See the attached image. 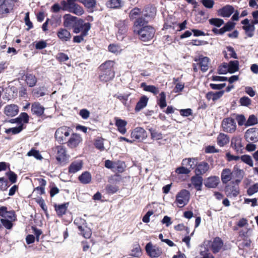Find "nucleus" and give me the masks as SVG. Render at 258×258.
<instances>
[{
    "label": "nucleus",
    "mask_w": 258,
    "mask_h": 258,
    "mask_svg": "<svg viewBox=\"0 0 258 258\" xmlns=\"http://www.w3.org/2000/svg\"><path fill=\"white\" fill-rule=\"evenodd\" d=\"M147 22L141 17L137 19L134 22V32L139 35V38L143 41L151 40L154 37L155 30L151 26L146 25Z\"/></svg>",
    "instance_id": "nucleus-1"
},
{
    "label": "nucleus",
    "mask_w": 258,
    "mask_h": 258,
    "mask_svg": "<svg viewBox=\"0 0 258 258\" xmlns=\"http://www.w3.org/2000/svg\"><path fill=\"white\" fill-rule=\"evenodd\" d=\"M114 64V61L108 60L99 67L101 72L99 79L101 81L106 82L113 79L114 77V72L113 70Z\"/></svg>",
    "instance_id": "nucleus-2"
},
{
    "label": "nucleus",
    "mask_w": 258,
    "mask_h": 258,
    "mask_svg": "<svg viewBox=\"0 0 258 258\" xmlns=\"http://www.w3.org/2000/svg\"><path fill=\"white\" fill-rule=\"evenodd\" d=\"M71 129L67 126H62L58 128L55 133V140L59 143H63L71 133Z\"/></svg>",
    "instance_id": "nucleus-3"
},
{
    "label": "nucleus",
    "mask_w": 258,
    "mask_h": 258,
    "mask_svg": "<svg viewBox=\"0 0 258 258\" xmlns=\"http://www.w3.org/2000/svg\"><path fill=\"white\" fill-rule=\"evenodd\" d=\"M189 198V192L186 189H183L177 194L175 202L179 207H183L188 203Z\"/></svg>",
    "instance_id": "nucleus-4"
},
{
    "label": "nucleus",
    "mask_w": 258,
    "mask_h": 258,
    "mask_svg": "<svg viewBox=\"0 0 258 258\" xmlns=\"http://www.w3.org/2000/svg\"><path fill=\"white\" fill-rule=\"evenodd\" d=\"M222 128L224 131L232 133L236 129V124L235 120L232 118H227L223 120L222 123Z\"/></svg>",
    "instance_id": "nucleus-5"
},
{
    "label": "nucleus",
    "mask_w": 258,
    "mask_h": 258,
    "mask_svg": "<svg viewBox=\"0 0 258 258\" xmlns=\"http://www.w3.org/2000/svg\"><path fill=\"white\" fill-rule=\"evenodd\" d=\"M131 137L134 139V141H142L147 138V135L146 132L143 128L137 127L132 131Z\"/></svg>",
    "instance_id": "nucleus-6"
},
{
    "label": "nucleus",
    "mask_w": 258,
    "mask_h": 258,
    "mask_svg": "<svg viewBox=\"0 0 258 258\" xmlns=\"http://www.w3.org/2000/svg\"><path fill=\"white\" fill-rule=\"evenodd\" d=\"M87 28H88L87 30V32H88L91 28V24L89 23H85L84 20L77 18L73 28V32L77 34L80 32H82V31H85Z\"/></svg>",
    "instance_id": "nucleus-7"
},
{
    "label": "nucleus",
    "mask_w": 258,
    "mask_h": 258,
    "mask_svg": "<svg viewBox=\"0 0 258 258\" xmlns=\"http://www.w3.org/2000/svg\"><path fill=\"white\" fill-rule=\"evenodd\" d=\"M145 249L148 254L152 258L159 257L162 253L161 249L151 242L147 244Z\"/></svg>",
    "instance_id": "nucleus-8"
},
{
    "label": "nucleus",
    "mask_w": 258,
    "mask_h": 258,
    "mask_svg": "<svg viewBox=\"0 0 258 258\" xmlns=\"http://www.w3.org/2000/svg\"><path fill=\"white\" fill-rule=\"evenodd\" d=\"M243 25L242 29L244 30L245 34L248 37H252L254 35L255 27L250 23V20L245 19L241 22Z\"/></svg>",
    "instance_id": "nucleus-9"
},
{
    "label": "nucleus",
    "mask_w": 258,
    "mask_h": 258,
    "mask_svg": "<svg viewBox=\"0 0 258 258\" xmlns=\"http://www.w3.org/2000/svg\"><path fill=\"white\" fill-rule=\"evenodd\" d=\"M194 61L198 62V64L201 69L203 72H206L209 67L210 59L207 56H200L198 57H195Z\"/></svg>",
    "instance_id": "nucleus-10"
},
{
    "label": "nucleus",
    "mask_w": 258,
    "mask_h": 258,
    "mask_svg": "<svg viewBox=\"0 0 258 258\" xmlns=\"http://www.w3.org/2000/svg\"><path fill=\"white\" fill-rule=\"evenodd\" d=\"M245 138L247 142H256L258 141V129L250 128L245 134Z\"/></svg>",
    "instance_id": "nucleus-11"
},
{
    "label": "nucleus",
    "mask_w": 258,
    "mask_h": 258,
    "mask_svg": "<svg viewBox=\"0 0 258 258\" xmlns=\"http://www.w3.org/2000/svg\"><path fill=\"white\" fill-rule=\"evenodd\" d=\"M82 141V139L79 135L73 134L67 142V145L69 148L74 149L78 147Z\"/></svg>",
    "instance_id": "nucleus-12"
},
{
    "label": "nucleus",
    "mask_w": 258,
    "mask_h": 258,
    "mask_svg": "<svg viewBox=\"0 0 258 258\" xmlns=\"http://www.w3.org/2000/svg\"><path fill=\"white\" fill-rule=\"evenodd\" d=\"M56 159L60 163L66 162L68 160L66 148L62 146H58L55 148Z\"/></svg>",
    "instance_id": "nucleus-13"
},
{
    "label": "nucleus",
    "mask_w": 258,
    "mask_h": 258,
    "mask_svg": "<svg viewBox=\"0 0 258 258\" xmlns=\"http://www.w3.org/2000/svg\"><path fill=\"white\" fill-rule=\"evenodd\" d=\"M234 12V8L231 5H226L218 10V15L222 17L228 18Z\"/></svg>",
    "instance_id": "nucleus-14"
},
{
    "label": "nucleus",
    "mask_w": 258,
    "mask_h": 258,
    "mask_svg": "<svg viewBox=\"0 0 258 258\" xmlns=\"http://www.w3.org/2000/svg\"><path fill=\"white\" fill-rule=\"evenodd\" d=\"M77 18L71 15L70 14H65L63 17V25L66 28H74L75 25Z\"/></svg>",
    "instance_id": "nucleus-15"
},
{
    "label": "nucleus",
    "mask_w": 258,
    "mask_h": 258,
    "mask_svg": "<svg viewBox=\"0 0 258 258\" xmlns=\"http://www.w3.org/2000/svg\"><path fill=\"white\" fill-rule=\"evenodd\" d=\"M196 168L195 169V173L197 175H200L206 173L210 168L209 165L208 163L203 161L199 164L197 163Z\"/></svg>",
    "instance_id": "nucleus-16"
},
{
    "label": "nucleus",
    "mask_w": 258,
    "mask_h": 258,
    "mask_svg": "<svg viewBox=\"0 0 258 258\" xmlns=\"http://www.w3.org/2000/svg\"><path fill=\"white\" fill-rule=\"evenodd\" d=\"M115 125L117 128V131L121 134L124 135L126 133V126L127 121L118 117H115Z\"/></svg>",
    "instance_id": "nucleus-17"
},
{
    "label": "nucleus",
    "mask_w": 258,
    "mask_h": 258,
    "mask_svg": "<svg viewBox=\"0 0 258 258\" xmlns=\"http://www.w3.org/2000/svg\"><path fill=\"white\" fill-rule=\"evenodd\" d=\"M31 110L33 115L40 117L43 115L45 108L40 103L34 102L31 105Z\"/></svg>",
    "instance_id": "nucleus-18"
},
{
    "label": "nucleus",
    "mask_w": 258,
    "mask_h": 258,
    "mask_svg": "<svg viewBox=\"0 0 258 258\" xmlns=\"http://www.w3.org/2000/svg\"><path fill=\"white\" fill-rule=\"evenodd\" d=\"M18 112L19 107L17 105L10 104L5 107V113L8 116H14L18 114Z\"/></svg>",
    "instance_id": "nucleus-19"
},
{
    "label": "nucleus",
    "mask_w": 258,
    "mask_h": 258,
    "mask_svg": "<svg viewBox=\"0 0 258 258\" xmlns=\"http://www.w3.org/2000/svg\"><path fill=\"white\" fill-rule=\"evenodd\" d=\"M223 246L222 240L218 237H215L211 243V249L214 253L218 252Z\"/></svg>",
    "instance_id": "nucleus-20"
},
{
    "label": "nucleus",
    "mask_w": 258,
    "mask_h": 258,
    "mask_svg": "<svg viewBox=\"0 0 258 258\" xmlns=\"http://www.w3.org/2000/svg\"><path fill=\"white\" fill-rule=\"evenodd\" d=\"M57 35L59 39L63 42L68 41L71 38V33L64 28L59 29L57 31Z\"/></svg>",
    "instance_id": "nucleus-21"
},
{
    "label": "nucleus",
    "mask_w": 258,
    "mask_h": 258,
    "mask_svg": "<svg viewBox=\"0 0 258 258\" xmlns=\"http://www.w3.org/2000/svg\"><path fill=\"white\" fill-rule=\"evenodd\" d=\"M220 182L219 178L217 176H211L205 180V185L208 188H215Z\"/></svg>",
    "instance_id": "nucleus-22"
},
{
    "label": "nucleus",
    "mask_w": 258,
    "mask_h": 258,
    "mask_svg": "<svg viewBox=\"0 0 258 258\" xmlns=\"http://www.w3.org/2000/svg\"><path fill=\"white\" fill-rule=\"evenodd\" d=\"M85 220H83V224L78 226V229L80 231V234L85 238H89L92 235L91 229L87 226L85 223Z\"/></svg>",
    "instance_id": "nucleus-23"
},
{
    "label": "nucleus",
    "mask_w": 258,
    "mask_h": 258,
    "mask_svg": "<svg viewBox=\"0 0 258 258\" xmlns=\"http://www.w3.org/2000/svg\"><path fill=\"white\" fill-rule=\"evenodd\" d=\"M148 100L149 98L146 96L144 95L142 96L137 103L135 107V111L136 112H139L142 109L144 108L147 105Z\"/></svg>",
    "instance_id": "nucleus-24"
},
{
    "label": "nucleus",
    "mask_w": 258,
    "mask_h": 258,
    "mask_svg": "<svg viewBox=\"0 0 258 258\" xmlns=\"http://www.w3.org/2000/svg\"><path fill=\"white\" fill-rule=\"evenodd\" d=\"M191 183L198 190H202L203 178L200 175H196L191 177Z\"/></svg>",
    "instance_id": "nucleus-25"
},
{
    "label": "nucleus",
    "mask_w": 258,
    "mask_h": 258,
    "mask_svg": "<svg viewBox=\"0 0 258 258\" xmlns=\"http://www.w3.org/2000/svg\"><path fill=\"white\" fill-rule=\"evenodd\" d=\"M82 167V162L81 161H77L73 162L69 167V171L71 173H75L80 170Z\"/></svg>",
    "instance_id": "nucleus-26"
},
{
    "label": "nucleus",
    "mask_w": 258,
    "mask_h": 258,
    "mask_svg": "<svg viewBox=\"0 0 258 258\" xmlns=\"http://www.w3.org/2000/svg\"><path fill=\"white\" fill-rule=\"evenodd\" d=\"M197 162V160L195 158L184 159L182 161V165L188 167L190 170L194 169L196 165Z\"/></svg>",
    "instance_id": "nucleus-27"
},
{
    "label": "nucleus",
    "mask_w": 258,
    "mask_h": 258,
    "mask_svg": "<svg viewBox=\"0 0 258 258\" xmlns=\"http://www.w3.org/2000/svg\"><path fill=\"white\" fill-rule=\"evenodd\" d=\"M232 178V172L229 169L226 168L223 170L221 173V179L223 183H226L229 181Z\"/></svg>",
    "instance_id": "nucleus-28"
},
{
    "label": "nucleus",
    "mask_w": 258,
    "mask_h": 258,
    "mask_svg": "<svg viewBox=\"0 0 258 258\" xmlns=\"http://www.w3.org/2000/svg\"><path fill=\"white\" fill-rule=\"evenodd\" d=\"M141 86L145 91L151 92L155 95L157 94L159 92V89L154 85H147L145 83H142Z\"/></svg>",
    "instance_id": "nucleus-29"
},
{
    "label": "nucleus",
    "mask_w": 258,
    "mask_h": 258,
    "mask_svg": "<svg viewBox=\"0 0 258 258\" xmlns=\"http://www.w3.org/2000/svg\"><path fill=\"white\" fill-rule=\"evenodd\" d=\"M92 176L91 174L87 171L83 172L79 177L80 181L83 184H87L91 182Z\"/></svg>",
    "instance_id": "nucleus-30"
},
{
    "label": "nucleus",
    "mask_w": 258,
    "mask_h": 258,
    "mask_svg": "<svg viewBox=\"0 0 258 258\" xmlns=\"http://www.w3.org/2000/svg\"><path fill=\"white\" fill-rule=\"evenodd\" d=\"M68 203H65L58 205H55V210L58 216H61L65 214L68 208Z\"/></svg>",
    "instance_id": "nucleus-31"
},
{
    "label": "nucleus",
    "mask_w": 258,
    "mask_h": 258,
    "mask_svg": "<svg viewBox=\"0 0 258 258\" xmlns=\"http://www.w3.org/2000/svg\"><path fill=\"white\" fill-rule=\"evenodd\" d=\"M108 51L116 55L120 54L122 51L121 46L117 44H111L108 47Z\"/></svg>",
    "instance_id": "nucleus-32"
},
{
    "label": "nucleus",
    "mask_w": 258,
    "mask_h": 258,
    "mask_svg": "<svg viewBox=\"0 0 258 258\" xmlns=\"http://www.w3.org/2000/svg\"><path fill=\"white\" fill-rule=\"evenodd\" d=\"M229 141L228 137L224 134L220 133L217 137V143L221 147H223L228 143Z\"/></svg>",
    "instance_id": "nucleus-33"
},
{
    "label": "nucleus",
    "mask_w": 258,
    "mask_h": 258,
    "mask_svg": "<svg viewBox=\"0 0 258 258\" xmlns=\"http://www.w3.org/2000/svg\"><path fill=\"white\" fill-rule=\"evenodd\" d=\"M225 57L227 58H237V55L233 47L227 46L226 49L223 51Z\"/></svg>",
    "instance_id": "nucleus-34"
},
{
    "label": "nucleus",
    "mask_w": 258,
    "mask_h": 258,
    "mask_svg": "<svg viewBox=\"0 0 258 258\" xmlns=\"http://www.w3.org/2000/svg\"><path fill=\"white\" fill-rule=\"evenodd\" d=\"M68 11L78 16H81L84 13L83 8L78 4H76L73 7H71Z\"/></svg>",
    "instance_id": "nucleus-35"
},
{
    "label": "nucleus",
    "mask_w": 258,
    "mask_h": 258,
    "mask_svg": "<svg viewBox=\"0 0 258 258\" xmlns=\"http://www.w3.org/2000/svg\"><path fill=\"white\" fill-rule=\"evenodd\" d=\"M25 81L29 87H34L37 82L36 77L32 74H27L25 76Z\"/></svg>",
    "instance_id": "nucleus-36"
},
{
    "label": "nucleus",
    "mask_w": 258,
    "mask_h": 258,
    "mask_svg": "<svg viewBox=\"0 0 258 258\" xmlns=\"http://www.w3.org/2000/svg\"><path fill=\"white\" fill-rule=\"evenodd\" d=\"M120 27L118 29V32L117 34V38L119 40H121L124 37V35L126 31V26L124 22H120Z\"/></svg>",
    "instance_id": "nucleus-37"
},
{
    "label": "nucleus",
    "mask_w": 258,
    "mask_h": 258,
    "mask_svg": "<svg viewBox=\"0 0 258 258\" xmlns=\"http://www.w3.org/2000/svg\"><path fill=\"white\" fill-rule=\"evenodd\" d=\"M122 2L120 0H110L106 3L108 8L118 9L121 6Z\"/></svg>",
    "instance_id": "nucleus-38"
},
{
    "label": "nucleus",
    "mask_w": 258,
    "mask_h": 258,
    "mask_svg": "<svg viewBox=\"0 0 258 258\" xmlns=\"http://www.w3.org/2000/svg\"><path fill=\"white\" fill-rule=\"evenodd\" d=\"M238 61H230L229 63H228L229 73H233L238 71Z\"/></svg>",
    "instance_id": "nucleus-39"
},
{
    "label": "nucleus",
    "mask_w": 258,
    "mask_h": 258,
    "mask_svg": "<svg viewBox=\"0 0 258 258\" xmlns=\"http://www.w3.org/2000/svg\"><path fill=\"white\" fill-rule=\"evenodd\" d=\"M11 9V6L10 5L8 2L4 0V3L0 6V14H7L10 12V10Z\"/></svg>",
    "instance_id": "nucleus-40"
},
{
    "label": "nucleus",
    "mask_w": 258,
    "mask_h": 258,
    "mask_svg": "<svg viewBox=\"0 0 258 258\" xmlns=\"http://www.w3.org/2000/svg\"><path fill=\"white\" fill-rule=\"evenodd\" d=\"M88 29V28H87L85 31H82L80 35L74 36L73 41L75 43H80L83 41L84 40V38L88 34V32H87Z\"/></svg>",
    "instance_id": "nucleus-41"
},
{
    "label": "nucleus",
    "mask_w": 258,
    "mask_h": 258,
    "mask_svg": "<svg viewBox=\"0 0 258 258\" xmlns=\"http://www.w3.org/2000/svg\"><path fill=\"white\" fill-rule=\"evenodd\" d=\"M27 156L29 157L33 156L37 160H41L42 159V157L40 154L39 151L35 150L34 148H32L30 151H29L27 154Z\"/></svg>",
    "instance_id": "nucleus-42"
},
{
    "label": "nucleus",
    "mask_w": 258,
    "mask_h": 258,
    "mask_svg": "<svg viewBox=\"0 0 258 258\" xmlns=\"http://www.w3.org/2000/svg\"><path fill=\"white\" fill-rule=\"evenodd\" d=\"M16 122L20 123V124L22 123V121H23L25 123H27L29 121V116L27 113H21L19 116L16 119Z\"/></svg>",
    "instance_id": "nucleus-43"
},
{
    "label": "nucleus",
    "mask_w": 258,
    "mask_h": 258,
    "mask_svg": "<svg viewBox=\"0 0 258 258\" xmlns=\"http://www.w3.org/2000/svg\"><path fill=\"white\" fill-rule=\"evenodd\" d=\"M158 104L161 109H163L166 106V94L164 92H162L160 94V99Z\"/></svg>",
    "instance_id": "nucleus-44"
},
{
    "label": "nucleus",
    "mask_w": 258,
    "mask_h": 258,
    "mask_svg": "<svg viewBox=\"0 0 258 258\" xmlns=\"http://www.w3.org/2000/svg\"><path fill=\"white\" fill-rule=\"evenodd\" d=\"M201 258H214V256L209 252L206 247H202L200 252Z\"/></svg>",
    "instance_id": "nucleus-45"
},
{
    "label": "nucleus",
    "mask_w": 258,
    "mask_h": 258,
    "mask_svg": "<svg viewBox=\"0 0 258 258\" xmlns=\"http://www.w3.org/2000/svg\"><path fill=\"white\" fill-rule=\"evenodd\" d=\"M79 1L87 8H93L96 3V0H79Z\"/></svg>",
    "instance_id": "nucleus-46"
},
{
    "label": "nucleus",
    "mask_w": 258,
    "mask_h": 258,
    "mask_svg": "<svg viewBox=\"0 0 258 258\" xmlns=\"http://www.w3.org/2000/svg\"><path fill=\"white\" fill-rule=\"evenodd\" d=\"M209 21L211 25L215 26L218 27L222 26L224 23L222 19L219 18H212L210 19Z\"/></svg>",
    "instance_id": "nucleus-47"
},
{
    "label": "nucleus",
    "mask_w": 258,
    "mask_h": 258,
    "mask_svg": "<svg viewBox=\"0 0 258 258\" xmlns=\"http://www.w3.org/2000/svg\"><path fill=\"white\" fill-rule=\"evenodd\" d=\"M224 91H220L216 92H211L208 94V96L212 99L213 100L215 101L220 97H221L224 94Z\"/></svg>",
    "instance_id": "nucleus-48"
},
{
    "label": "nucleus",
    "mask_w": 258,
    "mask_h": 258,
    "mask_svg": "<svg viewBox=\"0 0 258 258\" xmlns=\"http://www.w3.org/2000/svg\"><path fill=\"white\" fill-rule=\"evenodd\" d=\"M103 141V139L98 138L95 140L94 143L95 147L100 151H103L105 149L104 147Z\"/></svg>",
    "instance_id": "nucleus-49"
},
{
    "label": "nucleus",
    "mask_w": 258,
    "mask_h": 258,
    "mask_svg": "<svg viewBox=\"0 0 258 258\" xmlns=\"http://www.w3.org/2000/svg\"><path fill=\"white\" fill-rule=\"evenodd\" d=\"M190 171H191L190 169L183 165H182V166L181 167L176 168L175 170V172L179 174H187L189 173Z\"/></svg>",
    "instance_id": "nucleus-50"
},
{
    "label": "nucleus",
    "mask_w": 258,
    "mask_h": 258,
    "mask_svg": "<svg viewBox=\"0 0 258 258\" xmlns=\"http://www.w3.org/2000/svg\"><path fill=\"white\" fill-rule=\"evenodd\" d=\"M231 145L235 149H238L242 147L241 139L239 138H233L231 140Z\"/></svg>",
    "instance_id": "nucleus-51"
},
{
    "label": "nucleus",
    "mask_w": 258,
    "mask_h": 258,
    "mask_svg": "<svg viewBox=\"0 0 258 258\" xmlns=\"http://www.w3.org/2000/svg\"><path fill=\"white\" fill-rule=\"evenodd\" d=\"M141 248L139 244L135 245L132 249V256L135 257L139 256L141 254Z\"/></svg>",
    "instance_id": "nucleus-52"
},
{
    "label": "nucleus",
    "mask_w": 258,
    "mask_h": 258,
    "mask_svg": "<svg viewBox=\"0 0 258 258\" xmlns=\"http://www.w3.org/2000/svg\"><path fill=\"white\" fill-rule=\"evenodd\" d=\"M229 72L228 66L227 63H223L219 67L218 73L220 74H226Z\"/></svg>",
    "instance_id": "nucleus-53"
},
{
    "label": "nucleus",
    "mask_w": 258,
    "mask_h": 258,
    "mask_svg": "<svg viewBox=\"0 0 258 258\" xmlns=\"http://www.w3.org/2000/svg\"><path fill=\"white\" fill-rule=\"evenodd\" d=\"M257 122V120L256 117L254 115H251L249 116L248 120L245 122V125L246 126L252 125L256 124Z\"/></svg>",
    "instance_id": "nucleus-54"
},
{
    "label": "nucleus",
    "mask_w": 258,
    "mask_h": 258,
    "mask_svg": "<svg viewBox=\"0 0 258 258\" xmlns=\"http://www.w3.org/2000/svg\"><path fill=\"white\" fill-rule=\"evenodd\" d=\"M23 124L21 123L18 126L10 128L8 130L7 132H12L13 134H17L20 133L23 130Z\"/></svg>",
    "instance_id": "nucleus-55"
},
{
    "label": "nucleus",
    "mask_w": 258,
    "mask_h": 258,
    "mask_svg": "<svg viewBox=\"0 0 258 258\" xmlns=\"http://www.w3.org/2000/svg\"><path fill=\"white\" fill-rule=\"evenodd\" d=\"M242 161L248 164L250 166H253V162L250 156L248 155H243L240 157Z\"/></svg>",
    "instance_id": "nucleus-56"
},
{
    "label": "nucleus",
    "mask_w": 258,
    "mask_h": 258,
    "mask_svg": "<svg viewBox=\"0 0 258 258\" xmlns=\"http://www.w3.org/2000/svg\"><path fill=\"white\" fill-rule=\"evenodd\" d=\"M239 102L241 105L247 106L251 104V100L248 97L244 96L240 99Z\"/></svg>",
    "instance_id": "nucleus-57"
},
{
    "label": "nucleus",
    "mask_w": 258,
    "mask_h": 258,
    "mask_svg": "<svg viewBox=\"0 0 258 258\" xmlns=\"http://www.w3.org/2000/svg\"><path fill=\"white\" fill-rule=\"evenodd\" d=\"M38 180L40 186L37 187L36 189L40 190L41 193L43 194L44 192V186L46 185V181L43 178L38 179Z\"/></svg>",
    "instance_id": "nucleus-58"
},
{
    "label": "nucleus",
    "mask_w": 258,
    "mask_h": 258,
    "mask_svg": "<svg viewBox=\"0 0 258 258\" xmlns=\"http://www.w3.org/2000/svg\"><path fill=\"white\" fill-rule=\"evenodd\" d=\"M141 13L140 9L138 8H135L132 10L130 13V17L131 19H134L139 16Z\"/></svg>",
    "instance_id": "nucleus-59"
},
{
    "label": "nucleus",
    "mask_w": 258,
    "mask_h": 258,
    "mask_svg": "<svg viewBox=\"0 0 258 258\" xmlns=\"http://www.w3.org/2000/svg\"><path fill=\"white\" fill-rule=\"evenodd\" d=\"M258 191V184H255L250 186L247 190V194L251 196Z\"/></svg>",
    "instance_id": "nucleus-60"
},
{
    "label": "nucleus",
    "mask_w": 258,
    "mask_h": 258,
    "mask_svg": "<svg viewBox=\"0 0 258 258\" xmlns=\"http://www.w3.org/2000/svg\"><path fill=\"white\" fill-rule=\"evenodd\" d=\"M152 139L156 140H160L162 138V135L161 133L152 130L151 132Z\"/></svg>",
    "instance_id": "nucleus-61"
},
{
    "label": "nucleus",
    "mask_w": 258,
    "mask_h": 258,
    "mask_svg": "<svg viewBox=\"0 0 258 258\" xmlns=\"http://www.w3.org/2000/svg\"><path fill=\"white\" fill-rule=\"evenodd\" d=\"M7 175L11 182L12 183H15L16 182L17 176L14 172L10 171L7 173Z\"/></svg>",
    "instance_id": "nucleus-62"
},
{
    "label": "nucleus",
    "mask_w": 258,
    "mask_h": 258,
    "mask_svg": "<svg viewBox=\"0 0 258 258\" xmlns=\"http://www.w3.org/2000/svg\"><path fill=\"white\" fill-rule=\"evenodd\" d=\"M4 218L8 219L10 221H15L16 219V216L15 212L13 211H7V214L5 216Z\"/></svg>",
    "instance_id": "nucleus-63"
},
{
    "label": "nucleus",
    "mask_w": 258,
    "mask_h": 258,
    "mask_svg": "<svg viewBox=\"0 0 258 258\" xmlns=\"http://www.w3.org/2000/svg\"><path fill=\"white\" fill-rule=\"evenodd\" d=\"M202 3L206 8L208 9L212 8L214 4L213 0H202Z\"/></svg>",
    "instance_id": "nucleus-64"
}]
</instances>
